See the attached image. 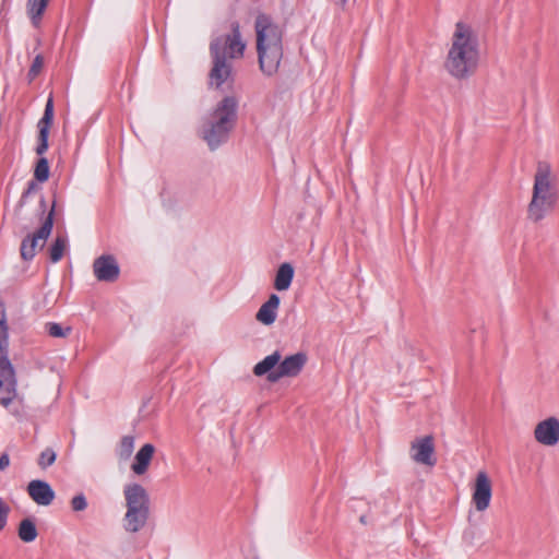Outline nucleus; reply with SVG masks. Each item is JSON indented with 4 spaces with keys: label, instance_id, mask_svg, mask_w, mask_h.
Listing matches in <instances>:
<instances>
[{
    "label": "nucleus",
    "instance_id": "1",
    "mask_svg": "<svg viewBox=\"0 0 559 559\" xmlns=\"http://www.w3.org/2000/svg\"><path fill=\"white\" fill-rule=\"evenodd\" d=\"M480 61V45L476 32L463 22L455 24L444 69L453 78L462 80L475 73Z\"/></svg>",
    "mask_w": 559,
    "mask_h": 559
},
{
    "label": "nucleus",
    "instance_id": "2",
    "mask_svg": "<svg viewBox=\"0 0 559 559\" xmlns=\"http://www.w3.org/2000/svg\"><path fill=\"white\" fill-rule=\"evenodd\" d=\"M559 200L558 179L550 164L539 162L534 175L527 219L534 224L544 221L557 206Z\"/></svg>",
    "mask_w": 559,
    "mask_h": 559
},
{
    "label": "nucleus",
    "instance_id": "3",
    "mask_svg": "<svg viewBox=\"0 0 559 559\" xmlns=\"http://www.w3.org/2000/svg\"><path fill=\"white\" fill-rule=\"evenodd\" d=\"M259 66L266 75L274 74L283 56V29L270 16L261 14L254 22Z\"/></svg>",
    "mask_w": 559,
    "mask_h": 559
},
{
    "label": "nucleus",
    "instance_id": "4",
    "mask_svg": "<svg viewBox=\"0 0 559 559\" xmlns=\"http://www.w3.org/2000/svg\"><path fill=\"white\" fill-rule=\"evenodd\" d=\"M246 43L241 39L238 25H234L230 33L216 37L211 44L213 68L210 73V84L219 87L231 73L228 59L241 58Z\"/></svg>",
    "mask_w": 559,
    "mask_h": 559
},
{
    "label": "nucleus",
    "instance_id": "5",
    "mask_svg": "<svg viewBox=\"0 0 559 559\" xmlns=\"http://www.w3.org/2000/svg\"><path fill=\"white\" fill-rule=\"evenodd\" d=\"M237 103L225 97L206 118L200 129V135L214 150L227 140L236 118Z\"/></svg>",
    "mask_w": 559,
    "mask_h": 559
},
{
    "label": "nucleus",
    "instance_id": "6",
    "mask_svg": "<svg viewBox=\"0 0 559 559\" xmlns=\"http://www.w3.org/2000/svg\"><path fill=\"white\" fill-rule=\"evenodd\" d=\"M123 498L126 513L122 527L128 533H138L146 525L150 516V496L142 485L130 483L123 487Z\"/></svg>",
    "mask_w": 559,
    "mask_h": 559
},
{
    "label": "nucleus",
    "instance_id": "7",
    "mask_svg": "<svg viewBox=\"0 0 559 559\" xmlns=\"http://www.w3.org/2000/svg\"><path fill=\"white\" fill-rule=\"evenodd\" d=\"M307 361L305 353L299 352L282 359V354L275 350L253 367V373L257 377L266 374L270 382H277L282 378L297 377Z\"/></svg>",
    "mask_w": 559,
    "mask_h": 559
},
{
    "label": "nucleus",
    "instance_id": "8",
    "mask_svg": "<svg viewBox=\"0 0 559 559\" xmlns=\"http://www.w3.org/2000/svg\"><path fill=\"white\" fill-rule=\"evenodd\" d=\"M15 397V372L8 358V326L4 313L0 310V404L7 407Z\"/></svg>",
    "mask_w": 559,
    "mask_h": 559
},
{
    "label": "nucleus",
    "instance_id": "9",
    "mask_svg": "<svg viewBox=\"0 0 559 559\" xmlns=\"http://www.w3.org/2000/svg\"><path fill=\"white\" fill-rule=\"evenodd\" d=\"M408 455L416 464L435 466L437 463L435 438L431 435L415 437L409 443Z\"/></svg>",
    "mask_w": 559,
    "mask_h": 559
},
{
    "label": "nucleus",
    "instance_id": "10",
    "mask_svg": "<svg viewBox=\"0 0 559 559\" xmlns=\"http://www.w3.org/2000/svg\"><path fill=\"white\" fill-rule=\"evenodd\" d=\"M472 504L477 512L486 511L492 498V480L485 471L477 472L471 485Z\"/></svg>",
    "mask_w": 559,
    "mask_h": 559
},
{
    "label": "nucleus",
    "instance_id": "11",
    "mask_svg": "<svg viewBox=\"0 0 559 559\" xmlns=\"http://www.w3.org/2000/svg\"><path fill=\"white\" fill-rule=\"evenodd\" d=\"M533 438L542 447H557L559 444V418L548 416L538 420L533 429Z\"/></svg>",
    "mask_w": 559,
    "mask_h": 559
},
{
    "label": "nucleus",
    "instance_id": "12",
    "mask_svg": "<svg viewBox=\"0 0 559 559\" xmlns=\"http://www.w3.org/2000/svg\"><path fill=\"white\" fill-rule=\"evenodd\" d=\"M53 209L50 211L41 227L32 236L26 237L21 245V255L24 260H31L38 249H41L52 229Z\"/></svg>",
    "mask_w": 559,
    "mask_h": 559
},
{
    "label": "nucleus",
    "instance_id": "13",
    "mask_svg": "<svg viewBox=\"0 0 559 559\" xmlns=\"http://www.w3.org/2000/svg\"><path fill=\"white\" fill-rule=\"evenodd\" d=\"M93 271L98 281L114 282L119 276V266L112 255H100L93 263Z\"/></svg>",
    "mask_w": 559,
    "mask_h": 559
},
{
    "label": "nucleus",
    "instance_id": "14",
    "mask_svg": "<svg viewBox=\"0 0 559 559\" xmlns=\"http://www.w3.org/2000/svg\"><path fill=\"white\" fill-rule=\"evenodd\" d=\"M280 305V297L276 294H271L257 311L255 320L265 326L272 325L277 319Z\"/></svg>",
    "mask_w": 559,
    "mask_h": 559
},
{
    "label": "nucleus",
    "instance_id": "15",
    "mask_svg": "<svg viewBox=\"0 0 559 559\" xmlns=\"http://www.w3.org/2000/svg\"><path fill=\"white\" fill-rule=\"evenodd\" d=\"M29 497L39 506H49L55 499V491L44 480H32L27 486Z\"/></svg>",
    "mask_w": 559,
    "mask_h": 559
},
{
    "label": "nucleus",
    "instance_id": "16",
    "mask_svg": "<svg viewBox=\"0 0 559 559\" xmlns=\"http://www.w3.org/2000/svg\"><path fill=\"white\" fill-rule=\"evenodd\" d=\"M155 451V447L151 443L142 445L134 455L133 462L130 466L131 471L138 476L144 475L148 471Z\"/></svg>",
    "mask_w": 559,
    "mask_h": 559
},
{
    "label": "nucleus",
    "instance_id": "17",
    "mask_svg": "<svg viewBox=\"0 0 559 559\" xmlns=\"http://www.w3.org/2000/svg\"><path fill=\"white\" fill-rule=\"evenodd\" d=\"M294 267L290 263H282L276 270L274 277V288L277 292H285L289 289L293 278H294Z\"/></svg>",
    "mask_w": 559,
    "mask_h": 559
},
{
    "label": "nucleus",
    "instance_id": "18",
    "mask_svg": "<svg viewBox=\"0 0 559 559\" xmlns=\"http://www.w3.org/2000/svg\"><path fill=\"white\" fill-rule=\"evenodd\" d=\"M49 0H28L26 4L27 14L34 26H38Z\"/></svg>",
    "mask_w": 559,
    "mask_h": 559
},
{
    "label": "nucleus",
    "instance_id": "19",
    "mask_svg": "<svg viewBox=\"0 0 559 559\" xmlns=\"http://www.w3.org/2000/svg\"><path fill=\"white\" fill-rule=\"evenodd\" d=\"M19 537L24 543H32L37 537V528L33 520L31 519H24L20 522L19 525Z\"/></svg>",
    "mask_w": 559,
    "mask_h": 559
},
{
    "label": "nucleus",
    "instance_id": "20",
    "mask_svg": "<svg viewBox=\"0 0 559 559\" xmlns=\"http://www.w3.org/2000/svg\"><path fill=\"white\" fill-rule=\"evenodd\" d=\"M134 451V438L124 436L118 443L116 453L121 461H128Z\"/></svg>",
    "mask_w": 559,
    "mask_h": 559
},
{
    "label": "nucleus",
    "instance_id": "21",
    "mask_svg": "<svg viewBox=\"0 0 559 559\" xmlns=\"http://www.w3.org/2000/svg\"><path fill=\"white\" fill-rule=\"evenodd\" d=\"M68 247L67 238L58 236L56 241L50 248V259L52 262H58L64 254Z\"/></svg>",
    "mask_w": 559,
    "mask_h": 559
},
{
    "label": "nucleus",
    "instance_id": "22",
    "mask_svg": "<svg viewBox=\"0 0 559 559\" xmlns=\"http://www.w3.org/2000/svg\"><path fill=\"white\" fill-rule=\"evenodd\" d=\"M52 119H53V103H52V98L50 97L46 104L44 116L38 122V130L49 131V128L52 123Z\"/></svg>",
    "mask_w": 559,
    "mask_h": 559
},
{
    "label": "nucleus",
    "instance_id": "23",
    "mask_svg": "<svg viewBox=\"0 0 559 559\" xmlns=\"http://www.w3.org/2000/svg\"><path fill=\"white\" fill-rule=\"evenodd\" d=\"M34 176L40 182H44L48 179L49 165H48V160L45 157H41L38 159L36 167H35Z\"/></svg>",
    "mask_w": 559,
    "mask_h": 559
},
{
    "label": "nucleus",
    "instance_id": "24",
    "mask_svg": "<svg viewBox=\"0 0 559 559\" xmlns=\"http://www.w3.org/2000/svg\"><path fill=\"white\" fill-rule=\"evenodd\" d=\"M46 331L52 337H67L71 332V328H64L59 323L50 322L46 324Z\"/></svg>",
    "mask_w": 559,
    "mask_h": 559
},
{
    "label": "nucleus",
    "instance_id": "25",
    "mask_svg": "<svg viewBox=\"0 0 559 559\" xmlns=\"http://www.w3.org/2000/svg\"><path fill=\"white\" fill-rule=\"evenodd\" d=\"M56 457H57V454L52 449H50V448L45 449L39 454V457H38L39 467L43 469L47 468L48 466H50L55 463Z\"/></svg>",
    "mask_w": 559,
    "mask_h": 559
},
{
    "label": "nucleus",
    "instance_id": "26",
    "mask_svg": "<svg viewBox=\"0 0 559 559\" xmlns=\"http://www.w3.org/2000/svg\"><path fill=\"white\" fill-rule=\"evenodd\" d=\"M10 512L11 507L9 502L0 497V532L5 528Z\"/></svg>",
    "mask_w": 559,
    "mask_h": 559
},
{
    "label": "nucleus",
    "instance_id": "27",
    "mask_svg": "<svg viewBox=\"0 0 559 559\" xmlns=\"http://www.w3.org/2000/svg\"><path fill=\"white\" fill-rule=\"evenodd\" d=\"M43 67L44 58L41 56H36L28 71L29 80H34L40 73Z\"/></svg>",
    "mask_w": 559,
    "mask_h": 559
},
{
    "label": "nucleus",
    "instance_id": "28",
    "mask_svg": "<svg viewBox=\"0 0 559 559\" xmlns=\"http://www.w3.org/2000/svg\"><path fill=\"white\" fill-rule=\"evenodd\" d=\"M48 135L49 131L39 130L38 133V145L36 147V153L38 155H43L48 148Z\"/></svg>",
    "mask_w": 559,
    "mask_h": 559
},
{
    "label": "nucleus",
    "instance_id": "29",
    "mask_svg": "<svg viewBox=\"0 0 559 559\" xmlns=\"http://www.w3.org/2000/svg\"><path fill=\"white\" fill-rule=\"evenodd\" d=\"M71 508L73 511H83L87 508L86 498L83 495H76L71 499Z\"/></svg>",
    "mask_w": 559,
    "mask_h": 559
},
{
    "label": "nucleus",
    "instance_id": "30",
    "mask_svg": "<svg viewBox=\"0 0 559 559\" xmlns=\"http://www.w3.org/2000/svg\"><path fill=\"white\" fill-rule=\"evenodd\" d=\"M10 465L9 454L3 453L0 455V471H4Z\"/></svg>",
    "mask_w": 559,
    "mask_h": 559
},
{
    "label": "nucleus",
    "instance_id": "31",
    "mask_svg": "<svg viewBox=\"0 0 559 559\" xmlns=\"http://www.w3.org/2000/svg\"><path fill=\"white\" fill-rule=\"evenodd\" d=\"M336 2H340V3H345L346 0H335Z\"/></svg>",
    "mask_w": 559,
    "mask_h": 559
}]
</instances>
